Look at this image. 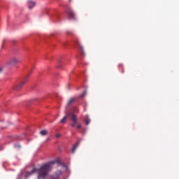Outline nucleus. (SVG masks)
<instances>
[{
  "instance_id": "nucleus-1",
  "label": "nucleus",
  "mask_w": 179,
  "mask_h": 179,
  "mask_svg": "<svg viewBox=\"0 0 179 179\" xmlns=\"http://www.w3.org/2000/svg\"><path fill=\"white\" fill-rule=\"evenodd\" d=\"M52 164H55V162L51 161L48 163L43 164L38 169L34 168L31 171L27 173V176H31L34 173H38V179H45V177L48 176V173L51 171L52 169Z\"/></svg>"
},
{
  "instance_id": "nucleus-2",
  "label": "nucleus",
  "mask_w": 179,
  "mask_h": 179,
  "mask_svg": "<svg viewBox=\"0 0 179 179\" xmlns=\"http://www.w3.org/2000/svg\"><path fill=\"white\" fill-rule=\"evenodd\" d=\"M70 120L71 121L72 128H77V129H80L82 128V124L78 123V116L72 113H68L61 120L62 124H65L66 120Z\"/></svg>"
},
{
  "instance_id": "nucleus-3",
  "label": "nucleus",
  "mask_w": 179,
  "mask_h": 179,
  "mask_svg": "<svg viewBox=\"0 0 179 179\" xmlns=\"http://www.w3.org/2000/svg\"><path fill=\"white\" fill-rule=\"evenodd\" d=\"M66 12L70 20H76V14L73 10H72L71 8H68Z\"/></svg>"
},
{
  "instance_id": "nucleus-4",
  "label": "nucleus",
  "mask_w": 179,
  "mask_h": 179,
  "mask_svg": "<svg viewBox=\"0 0 179 179\" xmlns=\"http://www.w3.org/2000/svg\"><path fill=\"white\" fill-rule=\"evenodd\" d=\"M19 62H20V59L19 58L13 57L7 62V64L9 66H13L16 65V64H19Z\"/></svg>"
},
{
  "instance_id": "nucleus-5",
  "label": "nucleus",
  "mask_w": 179,
  "mask_h": 179,
  "mask_svg": "<svg viewBox=\"0 0 179 179\" xmlns=\"http://www.w3.org/2000/svg\"><path fill=\"white\" fill-rule=\"evenodd\" d=\"M27 80H29V75L27 76L23 79V80H22L21 83L17 85V87H15V90H19L22 89V87H23L24 85V83H27Z\"/></svg>"
},
{
  "instance_id": "nucleus-6",
  "label": "nucleus",
  "mask_w": 179,
  "mask_h": 179,
  "mask_svg": "<svg viewBox=\"0 0 179 179\" xmlns=\"http://www.w3.org/2000/svg\"><path fill=\"white\" fill-rule=\"evenodd\" d=\"M76 100V98L70 99L69 101H68L66 108H68L69 107V106H71V104H72L73 103H75Z\"/></svg>"
},
{
  "instance_id": "nucleus-7",
  "label": "nucleus",
  "mask_w": 179,
  "mask_h": 179,
  "mask_svg": "<svg viewBox=\"0 0 179 179\" xmlns=\"http://www.w3.org/2000/svg\"><path fill=\"white\" fill-rule=\"evenodd\" d=\"M34 6H36V3H34V1H28V8L29 9L34 8Z\"/></svg>"
},
{
  "instance_id": "nucleus-8",
  "label": "nucleus",
  "mask_w": 179,
  "mask_h": 179,
  "mask_svg": "<svg viewBox=\"0 0 179 179\" xmlns=\"http://www.w3.org/2000/svg\"><path fill=\"white\" fill-rule=\"evenodd\" d=\"M76 45L81 50L82 55H85V52L83 51V47L82 46V45H80V43L78 41L76 42Z\"/></svg>"
},
{
  "instance_id": "nucleus-9",
  "label": "nucleus",
  "mask_w": 179,
  "mask_h": 179,
  "mask_svg": "<svg viewBox=\"0 0 179 179\" xmlns=\"http://www.w3.org/2000/svg\"><path fill=\"white\" fill-rule=\"evenodd\" d=\"M78 146H79V142H77L73 147L72 148V153H75V150H76V148H78Z\"/></svg>"
},
{
  "instance_id": "nucleus-10",
  "label": "nucleus",
  "mask_w": 179,
  "mask_h": 179,
  "mask_svg": "<svg viewBox=\"0 0 179 179\" xmlns=\"http://www.w3.org/2000/svg\"><path fill=\"white\" fill-rule=\"evenodd\" d=\"M40 134L42 136H45V135H47V130H42L40 131Z\"/></svg>"
},
{
  "instance_id": "nucleus-11",
  "label": "nucleus",
  "mask_w": 179,
  "mask_h": 179,
  "mask_svg": "<svg viewBox=\"0 0 179 179\" xmlns=\"http://www.w3.org/2000/svg\"><path fill=\"white\" fill-rule=\"evenodd\" d=\"M72 113L73 114H75V113H79V109H78V108H73V112H70Z\"/></svg>"
},
{
  "instance_id": "nucleus-12",
  "label": "nucleus",
  "mask_w": 179,
  "mask_h": 179,
  "mask_svg": "<svg viewBox=\"0 0 179 179\" xmlns=\"http://www.w3.org/2000/svg\"><path fill=\"white\" fill-rule=\"evenodd\" d=\"M85 122L86 125H89V124H90V119H89V117H87L85 120Z\"/></svg>"
},
{
  "instance_id": "nucleus-13",
  "label": "nucleus",
  "mask_w": 179,
  "mask_h": 179,
  "mask_svg": "<svg viewBox=\"0 0 179 179\" xmlns=\"http://www.w3.org/2000/svg\"><path fill=\"white\" fill-rule=\"evenodd\" d=\"M6 41V39H3V41H2V47H3V45L5 44V42Z\"/></svg>"
},
{
  "instance_id": "nucleus-14",
  "label": "nucleus",
  "mask_w": 179,
  "mask_h": 179,
  "mask_svg": "<svg viewBox=\"0 0 179 179\" xmlns=\"http://www.w3.org/2000/svg\"><path fill=\"white\" fill-rule=\"evenodd\" d=\"M2 72H3V69H2V67H0V73H2Z\"/></svg>"
},
{
  "instance_id": "nucleus-15",
  "label": "nucleus",
  "mask_w": 179,
  "mask_h": 179,
  "mask_svg": "<svg viewBox=\"0 0 179 179\" xmlns=\"http://www.w3.org/2000/svg\"><path fill=\"white\" fill-rule=\"evenodd\" d=\"M59 136H61L60 134H57V135H56V138H59Z\"/></svg>"
},
{
  "instance_id": "nucleus-16",
  "label": "nucleus",
  "mask_w": 179,
  "mask_h": 179,
  "mask_svg": "<svg viewBox=\"0 0 179 179\" xmlns=\"http://www.w3.org/2000/svg\"><path fill=\"white\" fill-rule=\"evenodd\" d=\"M17 148H20V145H17Z\"/></svg>"
},
{
  "instance_id": "nucleus-17",
  "label": "nucleus",
  "mask_w": 179,
  "mask_h": 179,
  "mask_svg": "<svg viewBox=\"0 0 179 179\" xmlns=\"http://www.w3.org/2000/svg\"><path fill=\"white\" fill-rule=\"evenodd\" d=\"M69 2H72V0H69Z\"/></svg>"
}]
</instances>
